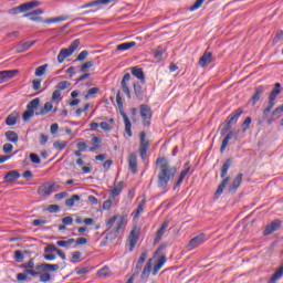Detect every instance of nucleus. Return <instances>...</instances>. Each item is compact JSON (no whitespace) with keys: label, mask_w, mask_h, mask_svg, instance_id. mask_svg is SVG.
<instances>
[{"label":"nucleus","mask_w":283,"mask_h":283,"mask_svg":"<svg viewBox=\"0 0 283 283\" xmlns=\"http://www.w3.org/2000/svg\"><path fill=\"white\" fill-rule=\"evenodd\" d=\"M157 165V186L159 189H167V186L174 178H176V174H178V169L176 166L169 165V160L165 157H159L156 160Z\"/></svg>","instance_id":"nucleus-1"},{"label":"nucleus","mask_w":283,"mask_h":283,"mask_svg":"<svg viewBox=\"0 0 283 283\" xmlns=\"http://www.w3.org/2000/svg\"><path fill=\"white\" fill-rule=\"evenodd\" d=\"M231 163H233V159H227L221 168V178H223V180L214 192L216 200H218V198H220V195L224 192V189H227V185H229L231 180V177H227V174H229V169H231Z\"/></svg>","instance_id":"nucleus-2"},{"label":"nucleus","mask_w":283,"mask_h":283,"mask_svg":"<svg viewBox=\"0 0 283 283\" xmlns=\"http://www.w3.org/2000/svg\"><path fill=\"white\" fill-rule=\"evenodd\" d=\"M78 45H81V40H74L67 49H61L57 55V63H63L65 59H70L76 50H78Z\"/></svg>","instance_id":"nucleus-3"},{"label":"nucleus","mask_w":283,"mask_h":283,"mask_svg":"<svg viewBox=\"0 0 283 283\" xmlns=\"http://www.w3.org/2000/svg\"><path fill=\"white\" fill-rule=\"evenodd\" d=\"M244 111L242 108L237 109L234 113L230 114L229 117L226 119V125L221 128V136H224L229 129H231V125H235L238 123V118L242 116Z\"/></svg>","instance_id":"nucleus-4"},{"label":"nucleus","mask_w":283,"mask_h":283,"mask_svg":"<svg viewBox=\"0 0 283 283\" xmlns=\"http://www.w3.org/2000/svg\"><path fill=\"white\" fill-rule=\"evenodd\" d=\"M40 105H41V99L39 97L32 99L27 105V111L22 115V120H24V123L30 122V118H32V116H34V111L39 109Z\"/></svg>","instance_id":"nucleus-5"},{"label":"nucleus","mask_w":283,"mask_h":283,"mask_svg":"<svg viewBox=\"0 0 283 283\" xmlns=\"http://www.w3.org/2000/svg\"><path fill=\"white\" fill-rule=\"evenodd\" d=\"M139 111H140V116L144 120V125L146 127H149L151 125V116H153L151 107L147 104H142L139 106Z\"/></svg>","instance_id":"nucleus-6"},{"label":"nucleus","mask_w":283,"mask_h":283,"mask_svg":"<svg viewBox=\"0 0 283 283\" xmlns=\"http://www.w3.org/2000/svg\"><path fill=\"white\" fill-rule=\"evenodd\" d=\"M207 242V237L205 234H198L197 237L192 238L188 245L187 249L188 251H193V249H198V247L205 244Z\"/></svg>","instance_id":"nucleus-7"},{"label":"nucleus","mask_w":283,"mask_h":283,"mask_svg":"<svg viewBox=\"0 0 283 283\" xmlns=\"http://www.w3.org/2000/svg\"><path fill=\"white\" fill-rule=\"evenodd\" d=\"M129 81H132V74L126 73L120 82L122 91L126 94L127 98L132 101V88L129 87Z\"/></svg>","instance_id":"nucleus-8"},{"label":"nucleus","mask_w":283,"mask_h":283,"mask_svg":"<svg viewBox=\"0 0 283 283\" xmlns=\"http://www.w3.org/2000/svg\"><path fill=\"white\" fill-rule=\"evenodd\" d=\"M138 238H139V232L136 229H133L128 235V247L129 251H134V249L136 248V244H138Z\"/></svg>","instance_id":"nucleus-9"},{"label":"nucleus","mask_w":283,"mask_h":283,"mask_svg":"<svg viewBox=\"0 0 283 283\" xmlns=\"http://www.w3.org/2000/svg\"><path fill=\"white\" fill-rule=\"evenodd\" d=\"M59 264L42 263L36 265V270L44 271V273H54L55 271H59Z\"/></svg>","instance_id":"nucleus-10"},{"label":"nucleus","mask_w":283,"mask_h":283,"mask_svg":"<svg viewBox=\"0 0 283 283\" xmlns=\"http://www.w3.org/2000/svg\"><path fill=\"white\" fill-rule=\"evenodd\" d=\"M115 0H93L91 2H87L85 4H83L81 8V10H85L87 8H94L96 6H109V3H112Z\"/></svg>","instance_id":"nucleus-11"},{"label":"nucleus","mask_w":283,"mask_h":283,"mask_svg":"<svg viewBox=\"0 0 283 283\" xmlns=\"http://www.w3.org/2000/svg\"><path fill=\"white\" fill-rule=\"evenodd\" d=\"M282 227V221L275 220L272 221L270 224L265 227V230L263 231V235H271L274 231H277Z\"/></svg>","instance_id":"nucleus-12"},{"label":"nucleus","mask_w":283,"mask_h":283,"mask_svg":"<svg viewBox=\"0 0 283 283\" xmlns=\"http://www.w3.org/2000/svg\"><path fill=\"white\" fill-rule=\"evenodd\" d=\"M124 187H125V184L123 181L114 184L113 188L111 189L109 198H113V200H116V198H118V195L123 193Z\"/></svg>","instance_id":"nucleus-13"},{"label":"nucleus","mask_w":283,"mask_h":283,"mask_svg":"<svg viewBox=\"0 0 283 283\" xmlns=\"http://www.w3.org/2000/svg\"><path fill=\"white\" fill-rule=\"evenodd\" d=\"M40 196H52L54 193V184H44L38 189Z\"/></svg>","instance_id":"nucleus-14"},{"label":"nucleus","mask_w":283,"mask_h":283,"mask_svg":"<svg viewBox=\"0 0 283 283\" xmlns=\"http://www.w3.org/2000/svg\"><path fill=\"white\" fill-rule=\"evenodd\" d=\"M212 61H213V53L206 51L202 54V56L199 59V65L200 67H207V65H210Z\"/></svg>","instance_id":"nucleus-15"},{"label":"nucleus","mask_w":283,"mask_h":283,"mask_svg":"<svg viewBox=\"0 0 283 283\" xmlns=\"http://www.w3.org/2000/svg\"><path fill=\"white\" fill-rule=\"evenodd\" d=\"M128 167L132 171V174H137L138 171V157H136V154L132 153L128 157Z\"/></svg>","instance_id":"nucleus-16"},{"label":"nucleus","mask_w":283,"mask_h":283,"mask_svg":"<svg viewBox=\"0 0 283 283\" xmlns=\"http://www.w3.org/2000/svg\"><path fill=\"white\" fill-rule=\"evenodd\" d=\"M133 90L138 101H143V98H145V91H143V85H140L139 82H133Z\"/></svg>","instance_id":"nucleus-17"},{"label":"nucleus","mask_w":283,"mask_h":283,"mask_svg":"<svg viewBox=\"0 0 283 283\" xmlns=\"http://www.w3.org/2000/svg\"><path fill=\"white\" fill-rule=\"evenodd\" d=\"M242 178H244V175L239 174L232 181V184L229 186V192L235 193L238 191V188L240 185H242Z\"/></svg>","instance_id":"nucleus-18"},{"label":"nucleus","mask_w":283,"mask_h":283,"mask_svg":"<svg viewBox=\"0 0 283 283\" xmlns=\"http://www.w3.org/2000/svg\"><path fill=\"white\" fill-rule=\"evenodd\" d=\"M130 72L133 76H135V78H138V81H140V83L145 85V72L143 71V69L134 66L130 69Z\"/></svg>","instance_id":"nucleus-19"},{"label":"nucleus","mask_w":283,"mask_h":283,"mask_svg":"<svg viewBox=\"0 0 283 283\" xmlns=\"http://www.w3.org/2000/svg\"><path fill=\"white\" fill-rule=\"evenodd\" d=\"M19 178H21V174L19 172V170H10L4 176V181L6 182H17V180H19Z\"/></svg>","instance_id":"nucleus-20"},{"label":"nucleus","mask_w":283,"mask_h":283,"mask_svg":"<svg viewBox=\"0 0 283 283\" xmlns=\"http://www.w3.org/2000/svg\"><path fill=\"white\" fill-rule=\"evenodd\" d=\"M168 227H169V221H164L160 229L156 233L155 242H159L163 240V235H165Z\"/></svg>","instance_id":"nucleus-21"},{"label":"nucleus","mask_w":283,"mask_h":283,"mask_svg":"<svg viewBox=\"0 0 283 283\" xmlns=\"http://www.w3.org/2000/svg\"><path fill=\"white\" fill-rule=\"evenodd\" d=\"M122 117H123L124 125H125V132H126L127 136L129 138H132V136H133V133H132V122L129 120V117L127 116V114L124 113V112H122Z\"/></svg>","instance_id":"nucleus-22"},{"label":"nucleus","mask_w":283,"mask_h":283,"mask_svg":"<svg viewBox=\"0 0 283 283\" xmlns=\"http://www.w3.org/2000/svg\"><path fill=\"white\" fill-rule=\"evenodd\" d=\"M32 45H34V41H28V42L19 43L15 46V52H18L19 54H21L23 52H28V50L30 48H32Z\"/></svg>","instance_id":"nucleus-23"},{"label":"nucleus","mask_w":283,"mask_h":283,"mask_svg":"<svg viewBox=\"0 0 283 283\" xmlns=\"http://www.w3.org/2000/svg\"><path fill=\"white\" fill-rule=\"evenodd\" d=\"M0 74L2 75L3 83L10 81V78H14L17 74H19V71L17 70H10V71H0Z\"/></svg>","instance_id":"nucleus-24"},{"label":"nucleus","mask_w":283,"mask_h":283,"mask_svg":"<svg viewBox=\"0 0 283 283\" xmlns=\"http://www.w3.org/2000/svg\"><path fill=\"white\" fill-rule=\"evenodd\" d=\"M40 3L36 0L20 4L22 12H30L33 8H39Z\"/></svg>","instance_id":"nucleus-25"},{"label":"nucleus","mask_w":283,"mask_h":283,"mask_svg":"<svg viewBox=\"0 0 283 283\" xmlns=\"http://www.w3.org/2000/svg\"><path fill=\"white\" fill-rule=\"evenodd\" d=\"M147 149H149V140L140 142L139 145V155L142 160H145L147 158Z\"/></svg>","instance_id":"nucleus-26"},{"label":"nucleus","mask_w":283,"mask_h":283,"mask_svg":"<svg viewBox=\"0 0 283 283\" xmlns=\"http://www.w3.org/2000/svg\"><path fill=\"white\" fill-rule=\"evenodd\" d=\"M51 109H54V105H52V102H46L43 108L35 113V116H45V114H50Z\"/></svg>","instance_id":"nucleus-27"},{"label":"nucleus","mask_w":283,"mask_h":283,"mask_svg":"<svg viewBox=\"0 0 283 283\" xmlns=\"http://www.w3.org/2000/svg\"><path fill=\"white\" fill-rule=\"evenodd\" d=\"M229 133L226 135V137L222 140L221 144V148L220 151L221 154H224V149H227V147H229V140H231V138H233V130L229 129Z\"/></svg>","instance_id":"nucleus-28"},{"label":"nucleus","mask_w":283,"mask_h":283,"mask_svg":"<svg viewBox=\"0 0 283 283\" xmlns=\"http://www.w3.org/2000/svg\"><path fill=\"white\" fill-rule=\"evenodd\" d=\"M99 127L103 132H112V129H114V118L99 123Z\"/></svg>","instance_id":"nucleus-29"},{"label":"nucleus","mask_w":283,"mask_h":283,"mask_svg":"<svg viewBox=\"0 0 283 283\" xmlns=\"http://www.w3.org/2000/svg\"><path fill=\"white\" fill-rule=\"evenodd\" d=\"M4 136L9 143H19V135L17 132L8 130L4 133Z\"/></svg>","instance_id":"nucleus-30"},{"label":"nucleus","mask_w":283,"mask_h":283,"mask_svg":"<svg viewBox=\"0 0 283 283\" xmlns=\"http://www.w3.org/2000/svg\"><path fill=\"white\" fill-rule=\"evenodd\" d=\"M165 262H167V258L165 255H163L160 258V260L158 261V263L155 264L154 270H153V275H158V271H160L163 269V266H165Z\"/></svg>","instance_id":"nucleus-31"},{"label":"nucleus","mask_w":283,"mask_h":283,"mask_svg":"<svg viewBox=\"0 0 283 283\" xmlns=\"http://www.w3.org/2000/svg\"><path fill=\"white\" fill-rule=\"evenodd\" d=\"M283 275V263L279 269L275 271V273L271 276L270 281L268 283H275L277 280H280Z\"/></svg>","instance_id":"nucleus-32"},{"label":"nucleus","mask_w":283,"mask_h":283,"mask_svg":"<svg viewBox=\"0 0 283 283\" xmlns=\"http://www.w3.org/2000/svg\"><path fill=\"white\" fill-rule=\"evenodd\" d=\"M75 242H76L75 239L60 240L56 242V245L62 247L63 249H70V247H72V244L74 245Z\"/></svg>","instance_id":"nucleus-33"},{"label":"nucleus","mask_w":283,"mask_h":283,"mask_svg":"<svg viewBox=\"0 0 283 283\" xmlns=\"http://www.w3.org/2000/svg\"><path fill=\"white\" fill-rule=\"evenodd\" d=\"M189 164H186L185 169L179 175L176 187H180L182 185V180H185V177L189 174Z\"/></svg>","instance_id":"nucleus-34"},{"label":"nucleus","mask_w":283,"mask_h":283,"mask_svg":"<svg viewBox=\"0 0 283 283\" xmlns=\"http://www.w3.org/2000/svg\"><path fill=\"white\" fill-rule=\"evenodd\" d=\"M273 107H275V98L269 97L268 106L263 111V118H266V116H269V113L271 112V109H273Z\"/></svg>","instance_id":"nucleus-35"},{"label":"nucleus","mask_w":283,"mask_h":283,"mask_svg":"<svg viewBox=\"0 0 283 283\" xmlns=\"http://www.w3.org/2000/svg\"><path fill=\"white\" fill-rule=\"evenodd\" d=\"M132 48H136V42H126V43H122L119 45H117V50L119 52H125L127 50H132Z\"/></svg>","instance_id":"nucleus-36"},{"label":"nucleus","mask_w":283,"mask_h":283,"mask_svg":"<svg viewBox=\"0 0 283 283\" xmlns=\"http://www.w3.org/2000/svg\"><path fill=\"white\" fill-rule=\"evenodd\" d=\"M151 273V261H148L142 272V280H147Z\"/></svg>","instance_id":"nucleus-37"},{"label":"nucleus","mask_w":283,"mask_h":283,"mask_svg":"<svg viewBox=\"0 0 283 283\" xmlns=\"http://www.w3.org/2000/svg\"><path fill=\"white\" fill-rule=\"evenodd\" d=\"M62 101H63V95L61 91L56 88L52 94V103H56V105H59V103H61Z\"/></svg>","instance_id":"nucleus-38"},{"label":"nucleus","mask_w":283,"mask_h":283,"mask_svg":"<svg viewBox=\"0 0 283 283\" xmlns=\"http://www.w3.org/2000/svg\"><path fill=\"white\" fill-rule=\"evenodd\" d=\"M146 205H147V201H146L145 199H142V200L138 202L135 218H139V217H140V213H143V212L145 211Z\"/></svg>","instance_id":"nucleus-39"},{"label":"nucleus","mask_w":283,"mask_h":283,"mask_svg":"<svg viewBox=\"0 0 283 283\" xmlns=\"http://www.w3.org/2000/svg\"><path fill=\"white\" fill-rule=\"evenodd\" d=\"M262 94H264V88L262 87H258L255 90L254 95L252 96V105H255L258 103V101H260V97L262 96Z\"/></svg>","instance_id":"nucleus-40"},{"label":"nucleus","mask_w":283,"mask_h":283,"mask_svg":"<svg viewBox=\"0 0 283 283\" xmlns=\"http://www.w3.org/2000/svg\"><path fill=\"white\" fill-rule=\"evenodd\" d=\"M78 200H81V196L73 195L71 198L65 200V205H66V207H74V205H76V202H78Z\"/></svg>","instance_id":"nucleus-41"},{"label":"nucleus","mask_w":283,"mask_h":283,"mask_svg":"<svg viewBox=\"0 0 283 283\" xmlns=\"http://www.w3.org/2000/svg\"><path fill=\"white\" fill-rule=\"evenodd\" d=\"M282 85L280 83L275 84V87L272 90V92L270 93V98H274L276 99L279 94L282 93Z\"/></svg>","instance_id":"nucleus-42"},{"label":"nucleus","mask_w":283,"mask_h":283,"mask_svg":"<svg viewBox=\"0 0 283 283\" xmlns=\"http://www.w3.org/2000/svg\"><path fill=\"white\" fill-rule=\"evenodd\" d=\"M17 113H12L7 117L6 124L9 125V127H12L13 125H17Z\"/></svg>","instance_id":"nucleus-43"},{"label":"nucleus","mask_w":283,"mask_h":283,"mask_svg":"<svg viewBox=\"0 0 283 283\" xmlns=\"http://www.w3.org/2000/svg\"><path fill=\"white\" fill-rule=\"evenodd\" d=\"M63 21H67V15H60L56 18H51L49 20H45L44 23H61Z\"/></svg>","instance_id":"nucleus-44"},{"label":"nucleus","mask_w":283,"mask_h":283,"mask_svg":"<svg viewBox=\"0 0 283 283\" xmlns=\"http://www.w3.org/2000/svg\"><path fill=\"white\" fill-rule=\"evenodd\" d=\"M54 149H57L59 151H63L65 147H67V142L57 140L53 143Z\"/></svg>","instance_id":"nucleus-45"},{"label":"nucleus","mask_w":283,"mask_h":283,"mask_svg":"<svg viewBox=\"0 0 283 283\" xmlns=\"http://www.w3.org/2000/svg\"><path fill=\"white\" fill-rule=\"evenodd\" d=\"M48 72V64H43L35 69V76H43Z\"/></svg>","instance_id":"nucleus-46"},{"label":"nucleus","mask_w":283,"mask_h":283,"mask_svg":"<svg viewBox=\"0 0 283 283\" xmlns=\"http://www.w3.org/2000/svg\"><path fill=\"white\" fill-rule=\"evenodd\" d=\"M154 56L155 59H157V61H163V56H165V49L163 48H158L155 52H154Z\"/></svg>","instance_id":"nucleus-47"},{"label":"nucleus","mask_w":283,"mask_h":283,"mask_svg":"<svg viewBox=\"0 0 283 283\" xmlns=\"http://www.w3.org/2000/svg\"><path fill=\"white\" fill-rule=\"evenodd\" d=\"M202 3H205V0H197L190 8V12H196V10H200L202 8Z\"/></svg>","instance_id":"nucleus-48"},{"label":"nucleus","mask_w":283,"mask_h":283,"mask_svg":"<svg viewBox=\"0 0 283 283\" xmlns=\"http://www.w3.org/2000/svg\"><path fill=\"white\" fill-rule=\"evenodd\" d=\"M72 83H70L69 81H62L57 83L56 90H60V92H63V90H67V87H70Z\"/></svg>","instance_id":"nucleus-49"},{"label":"nucleus","mask_w":283,"mask_h":283,"mask_svg":"<svg viewBox=\"0 0 283 283\" xmlns=\"http://www.w3.org/2000/svg\"><path fill=\"white\" fill-rule=\"evenodd\" d=\"M91 67H94V62L88 61L81 65L80 72H87Z\"/></svg>","instance_id":"nucleus-50"},{"label":"nucleus","mask_w":283,"mask_h":283,"mask_svg":"<svg viewBox=\"0 0 283 283\" xmlns=\"http://www.w3.org/2000/svg\"><path fill=\"white\" fill-rule=\"evenodd\" d=\"M76 275H87L90 273V268H75Z\"/></svg>","instance_id":"nucleus-51"},{"label":"nucleus","mask_w":283,"mask_h":283,"mask_svg":"<svg viewBox=\"0 0 283 283\" xmlns=\"http://www.w3.org/2000/svg\"><path fill=\"white\" fill-rule=\"evenodd\" d=\"M140 271H143V264L136 263L132 277L135 279L137 275H140Z\"/></svg>","instance_id":"nucleus-52"},{"label":"nucleus","mask_w":283,"mask_h":283,"mask_svg":"<svg viewBox=\"0 0 283 283\" xmlns=\"http://www.w3.org/2000/svg\"><path fill=\"white\" fill-rule=\"evenodd\" d=\"M30 160L33 165H41V157L34 153L30 154Z\"/></svg>","instance_id":"nucleus-53"},{"label":"nucleus","mask_w":283,"mask_h":283,"mask_svg":"<svg viewBox=\"0 0 283 283\" xmlns=\"http://www.w3.org/2000/svg\"><path fill=\"white\" fill-rule=\"evenodd\" d=\"M97 275L99 277H107L109 276V268L105 266L103 269H101L98 272H97Z\"/></svg>","instance_id":"nucleus-54"},{"label":"nucleus","mask_w":283,"mask_h":283,"mask_svg":"<svg viewBox=\"0 0 283 283\" xmlns=\"http://www.w3.org/2000/svg\"><path fill=\"white\" fill-rule=\"evenodd\" d=\"M251 117H247L244 119V122L242 123L241 127H242V132H247V129H249V127H251Z\"/></svg>","instance_id":"nucleus-55"},{"label":"nucleus","mask_w":283,"mask_h":283,"mask_svg":"<svg viewBox=\"0 0 283 283\" xmlns=\"http://www.w3.org/2000/svg\"><path fill=\"white\" fill-rule=\"evenodd\" d=\"M125 227V219L123 217L119 218L117 221V228L115 230V233H119L122 229Z\"/></svg>","instance_id":"nucleus-56"},{"label":"nucleus","mask_w":283,"mask_h":283,"mask_svg":"<svg viewBox=\"0 0 283 283\" xmlns=\"http://www.w3.org/2000/svg\"><path fill=\"white\" fill-rule=\"evenodd\" d=\"M84 244H87V240L85 238H77L73 245V249H76V247H81Z\"/></svg>","instance_id":"nucleus-57"},{"label":"nucleus","mask_w":283,"mask_h":283,"mask_svg":"<svg viewBox=\"0 0 283 283\" xmlns=\"http://www.w3.org/2000/svg\"><path fill=\"white\" fill-rule=\"evenodd\" d=\"M112 205H114V199L109 197L108 200L104 201L103 209L109 210L112 209Z\"/></svg>","instance_id":"nucleus-58"},{"label":"nucleus","mask_w":283,"mask_h":283,"mask_svg":"<svg viewBox=\"0 0 283 283\" xmlns=\"http://www.w3.org/2000/svg\"><path fill=\"white\" fill-rule=\"evenodd\" d=\"M48 211L49 213H59V211H61V207H59L57 205H50L48 207Z\"/></svg>","instance_id":"nucleus-59"},{"label":"nucleus","mask_w":283,"mask_h":283,"mask_svg":"<svg viewBox=\"0 0 283 283\" xmlns=\"http://www.w3.org/2000/svg\"><path fill=\"white\" fill-rule=\"evenodd\" d=\"M88 54H90V52H87V50L82 51V52L77 55L76 61H80V62H81V61H85V60L87 59Z\"/></svg>","instance_id":"nucleus-60"},{"label":"nucleus","mask_w":283,"mask_h":283,"mask_svg":"<svg viewBox=\"0 0 283 283\" xmlns=\"http://www.w3.org/2000/svg\"><path fill=\"white\" fill-rule=\"evenodd\" d=\"M280 41H283V31L279 30L274 36L273 43H280Z\"/></svg>","instance_id":"nucleus-61"},{"label":"nucleus","mask_w":283,"mask_h":283,"mask_svg":"<svg viewBox=\"0 0 283 283\" xmlns=\"http://www.w3.org/2000/svg\"><path fill=\"white\" fill-rule=\"evenodd\" d=\"M39 14H43V10L42 9H36L32 12H29L27 14H24L25 18L28 17H39Z\"/></svg>","instance_id":"nucleus-62"},{"label":"nucleus","mask_w":283,"mask_h":283,"mask_svg":"<svg viewBox=\"0 0 283 283\" xmlns=\"http://www.w3.org/2000/svg\"><path fill=\"white\" fill-rule=\"evenodd\" d=\"M40 275V282H50V280H52V275H50V273H43V274H39Z\"/></svg>","instance_id":"nucleus-63"},{"label":"nucleus","mask_w":283,"mask_h":283,"mask_svg":"<svg viewBox=\"0 0 283 283\" xmlns=\"http://www.w3.org/2000/svg\"><path fill=\"white\" fill-rule=\"evenodd\" d=\"M14 259L17 262H23V252H21V250H17L14 252Z\"/></svg>","instance_id":"nucleus-64"}]
</instances>
